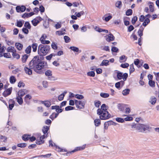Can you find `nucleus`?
<instances>
[{"label": "nucleus", "instance_id": "nucleus-1", "mask_svg": "<svg viewBox=\"0 0 159 159\" xmlns=\"http://www.w3.org/2000/svg\"><path fill=\"white\" fill-rule=\"evenodd\" d=\"M30 68L25 67L24 68L25 73L29 75L32 74V70L31 69H33L36 73L42 74L43 73L42 69L47 66V62L44 61H40L38 56L34 57L32 60L30 61L29 64Z\"/></svg>", "mask_w": 159, "mask_h": 159}, {"label": "nucleus", "instance_id": "nucleus-2", "mask_svg": "<svg viewBox=\"0 0 159 159\" xmlns=\"http://www.w3.org/2000/svg\"><path fill=\"white\" fill-rule=\"evenodd\" d=\"M50 47L49 45L40 44L38 46V52L40 55L45 56L47 55L50 51Z\"/></svg>", "mask_w": 159, "mask_h": 159}, {"label": "nucleus", "instance_id": "nucleus-3", "mask_svg": "<svg viewBox=\"0 0 159 159\" xmlns=\"http://www.w3.org/2000/svg\"><path fill=\"white\" fill-rule=\"evenodd\" d=\"M132 128H135L140 132H143L148 130L149 128V126L147 125L141 124H136L131 125Z\"/></svg>", "mask_w": 159, "mask_h": 159}, {"label": "nucleus", "instance_id": "nucleus-4", "mask_svg": "<svg viewBox=\"0 0 159 159\" xmlns=\"http://www.w3.org/2000/svg\"><path fill=\"white\" fill-rule=\"evenodd\" d=\"M99 108L97 110V113L99 116L100 119L105 120L110 117L111 115L107 111H102Z\"/></svg>", "mask_w": 159, "mask_h": 159}, {"label": "nucleus", "instance_id": "nucleus-5", "mask_svg": "<svg viewBox=\"0 0 159 159\" xmlns=\"http://www.w3.org/2000/svg\"><path fill=\"white\" fill-rule=\"evenodd\" d=\"M75 104L77 107L79 109H82L84 107L85 102L82 101H78L76 100H75Z\"/></svg>", "mask_w": 159, "mask_h": 159}, {"label": "nucleus", "instance_id": "nucleus-6", "mask_svg": "<svg viewBox=\"0 0 159 159\" xmlns=\"http://www.w3.org/2000/svg\"><path fill=\"white\" fill-rule=\"evenodd\" d=\"M26 9V7L24 6H17L16 7V11L18 12H23Z\"/></svg>", "mask_w": 159, "mask_h": 159}, {"label": "nucleus", "instance_id": "nucleus-7", "mask_svg": "<svg viewBox=\"0 0 159 159\" xmlns=\"http://www.w3.org/2000/svg\"><path fill=\"white\" fill-rule=\"evenodd\" d=\"M12 88L11 87L7 89V90L5 91L3 93V96L5 97H6L7 96L10 95L12 92Z\"/></svg>", "mask_w": 159, "mask_h": 159}, {"label": "nucleus", "instance_id": "nucleus-8", "mask_svg": "<svg viewBox=\"0 0 159 159\" xmlns=\"http://www.w3.org/2000/svg\"><path fill=\"white\" fill-rule=\"evenodd\" d=\"M105 37L106 40L108 42L114 40L115 39L114 36L111 34L107 35Z\"/></svg>", "mask_w": 159, "mask_h": 159}, {"label": "nucleus", "instance_id": "nucleus-9", "mask_svg": "<svg viewBox=\"0 0 159 159\" xmlns=\"http://www.w3.org/2000/svg\"><path fill=\"white\" fill-rule=\"evenodd\" d=\"M15 102L12 99H10L9 101V109L10 110H11L13 107Z\"/></svg>", "mask_w": 159, "mask_h": 159}, {"label": "nucleus", "instance_id": "nucleus-10", "mask_svg": "<svg viewBox=\"0 0 159 159\" xmlns=\"http://www.w3.org/2000/svg\"><path fill=\"white\" fill-rule=\"evenodd\" d=\"M94 29L95 30L98 31L99 32H105L106 33H108V31L106 30H103L99 28V27H98L97 26H95L94 27Z\"/></svg>", "mask_w": 159, "mask_h": 159}, {"label": "nucleus", "instance_id": "nucleus-11", "mask_svg": "<svg viewBox=\"0 0 159 159\" xmlns=\"http://www.w3.org/2000/svg\"><path fill=\"white\" fill-rule=\"evenodd\" d=\"M144 29V28L141 26L138 31V35L140 37H141L143 35V31Z\"/></svg>", "mask_w": 159, "mask_h": 159}, {"label": "nucleus", "instance_id": "nucleus-12", "mask_svg": "<svg viewBox=\"0 0 159 159\" xmlns=\"http://www.w3.org/2000/svg\"><path fill=\"white\" fill-rule=\"evenodd\" d=\"M32 98L31 96L29 95V94H27L26 95L25 98H24V100L25 102L27 104L29 103V100L30 99Z\"/></svg>", "mask_w": 159, "mask_h": 159}, {"label": "nucleus", "instance_id": "nucleus-13", "mask_svg": "<svg viewBox=\"0 0 159 159\" xmlns=\"http://www.w3.org/2000/svg\"><path fill=\"white\" fill-rule=\"evenodd\" d=\"M15 46L17 49L19 50H21L23 48V45L20 43H17L15 44Z\"/></svg>", "mask_w": 159, "mask_h": 159}, {"label": "nucleus", "instance_id": "nucleus-14", "mask_svg": "<svg viewBox=\"0 0 159 159\" xmlns=\"http://www.w3.org/2000/svg\"><path fill=\"white\" fill-rule=\"evenodd\" d=\"M8 52H11L13 53L14 52H16V49L14 47L10 46L8 47L7 49Z\"/></svg>", "mask_w": 159, "mask_h": 159}, {"label": "nucleus", "instance_id": "nucleus-15", "mask_svg": "<svg viewBox=\"0 0 159 159\" xmlns=\"http://www.w3.org/2000/svg\"><path fill=\"white\" fill-rule=\"evenodd\" d=\"M109 61L107 60H104L102 61V63L100 64L101 66H107L109 64Z\"/></svg>", "mask_w": 159, "mask_h": 159}, {"label": "nucleus", "instance_id": "nucleus-16", "mask_svg": "<svg viewBox=\"0 0 159 159\" xmlns=\"http://www.w3.org/2000/svg\"><path fill=\"white\" fill-rule=\"evenodd\" d=\"M86 146V145H84L83 146L80 147H78L76 148L75 150H74L72 151H71V152H74L78 150H83L85 148Z\"/></svg>", "mask_w": 159, "mask_h": 159}, {"label": "nucleus", "instance_id": "nucleus-17", "mask_svg": "<svg viewBox=\"0 0 159 159\" xmlns=\"http://www.w3.org/2000/svg\"><path fill=\"white\" fill-rule=\"evenodd\" d=\"M117 77L119 80H121L123 77V73L118 71L116 72Z\"/></svg>", "mask_w": 159, "mask_h": 159}, {"label": "nucleus", "instance_id": "nucleus-18", "mask_svg": "<svg viewBox=\"0 0 159 159\" xmlns=\"http://www.w3.org/2000/svg\"><path fill=\"white\" fill-rule=\"evenodd\" d=\"M66 93L67 92L66 91H64L63 93L61 94L58 96V99L59 101L62 100L63 99L65 94H66Z\"/></svg>", "mask_w": 159, "mask_h": 159}, {"label": "nucleus", "instance_id": "nucleus-19", "mask_svg": "<svg viewBox=\"0 0 159 159\" xmlns=\"http://www.w3.org/2000/svg\"><path fill=\"white\" fill-rule=\"evenodd\" d=\"M49 129V128L47 126H44L43 127L42 129V131L44 134H46L48 130Z\"/></svg>", "mask_w": 159, "mask_h": 159}, {"label": "nucleus", "instance_id": "nucleus-20", "mask_svg": "<svg viewBox=\"0 0 159 159\" xmlns=\"http://www.w3.org/2000/svg\"><path fill=\"white\" fill-rule=\"evenodd\" d=\"M157 99L156 98L154 97H152L150 98L149 102H150L152 104H154L156 102Z\"/></svg>", "mask_w": 159, "mask_h": 159}, {"label": "nucleus", "instance_id": "nucleus-21", "mask_svg": "<svg viewBox=\"0 0 159 159\" xmlns=\"http://www.w3.org/2000/svg\"><path fill=\"white\" fill-rule=\"evenodd\" d=\"M32 24L34 26H36L39 23V21L36 19V18L34 19L31 21Z\"/></svg>", "mask_w": 159, "mask_h": 159}, {"label": "nucleus", "instance_id": "nucleus-22", "mask_svg": "<svg viewBox=\"0 0 159 159\" xmlns=\"http://www.w3.org/2000/svg\"><path fill=\"white\" fill-rule=\"evenodd\" d=\"M94 123L96 126H98L101 124V120L99 119H96L94 120Z\"/></svg>", "mask_w": 159, "mask_h": 159}, {"label": "nucleus", "instance_id": "nucleus-23", "mask_svg": "<svg viewBox=\"0 0 159 159\" xmlns=\"http://www.w3.org/2000/svg\"><path fill=\"white\" fill-rule=\"evenodd\" d=\"M25 90H20L18 93V96L20 97H22L25 94Z\"/></svg>", "mask_w": 159, "mask_h": 159}, {"label": "nucleus", "instance_id": "nucleus-24", "mask_svg": "<svg viewBox=\"0 0 159 159\" xmlns=\"http://www.w3.org/2000/svg\"><path fill=\"white\" fill-rule=\"evenodd\" d=\"M130 89H126L124 90L122 92V93L123 95L125 96L129 93Z\"/></svg>", "mask_w": 159, "mask_h": 159}, {"label": "nucleus", "instance_id": "nucleus-25", "mask_svg": "<svg viewBox=\"0 0 159 159\" xmlns=\"http://www.w3.org/2000/svg\"><path fill=\"white\" fill-rule=\"evenodd\" d=\"M126 57L125 55H122L120 57L119 61L121 63L125 61L127 59V58L125 59Z\"/></svg>", "mask_w": 159, "mask_h": 159}, {"label": "nucleus", "instance_id": "nucleus-26", "mask_svg": "<svg viewBox=\"0 0 159 159\" xmlns=\"http://www.w3.org/2000/svg\"><path fill=\"white\" fill-rule=\"evenodd\" d=\"M16 99L17 102L20 105H21L23 103V99L22 98V97L19 96L17 97Z\"/></svg>", "mask_w": 159, "mask_h": 159}, {"label": "nucleus", "instance_id": "nucleus-27", "mask_svg": "<svg viewBox=\"0 0 159 159\" xmlns=\"http://www.w3.org/2000/svg\"><path fill=\"white\" fill-rule=\"evenodd\" d=\"M36 142L37 144L40 145L44 143V141L40 138L39 139L36 140Z\"/></svg>", "mask_w": 159, "mask_h": 159}, {"label": "nucleus", "instance_id": "nucleus-28", "mask_svg": "<svg viewBox=\"0 0 159 159\" xmlns=\"http://www.w3.org/2000/svg\"><path fill=\"white\" fill-rule=\"evenodd\" d=\"M150 20L148 18L146 19L144 22L143 23L142 25L144 27L146 26V25L150 22Z\"/></svg>", "mask_w": 159, "mask_h": 159}, {"label": "nucleus", "instance_id": "nucleus-29", "mask_svg": "<svg viewBox=\"0 0 159 159\" xmlns=\"http://www.w3.org/2000/svg\"><path fill=\"white\" fill-rule=\"evenodd\" d=\"M43 104L47 107H49L51 104L50 102L48 101H42V102Z\"/></svg>", "mask_w": 159, "mask_h": 159}, {"label": "nucleus", "instance_id": "nucleus-30", "mask_svg": "<svg viewBox=\"0 0 159 159\" xmlns=\"http://www.w3.org/2000/svg\"><path fill=\"white\" fill-rule=\"evenodd\" d=\"M28 57L27 54H25L23 56L22 58V61L23 63H25L26 61V60Z\"/></svg>", "mask_w": 159, "mask_h": 159}, {"label": "nucleus", "instance_id": "nucleus-31", "mask_svg": "<svg viewBox=\"0 0 159 159\" xmlns=\"http://www.w3.org/2000/svg\"><path fill=\"white\" fill-rule=\"evenodd\" d=\"M38 44L36 43H33L32 44V48L33 49V51L34 52H35L37 51V47Z\"/></svg>", "mask_w": 159, "mask_h": 159}, {"label": "nucleus", "instance_id": "nucleus-32", "mask_svg": "<svg viewBox=\"0 0 159 159\" xmlns=\"http://www.w3.org/2000/svg\"><path fill=\"white\" fill-rule=\"evenodd\" d=\"M16 81V79L13 76H11L10 78V82L11 84H14Z\"/></svg>", "mask_w": 159, "mask_h": 159}, {"label": "nucleus", "instance_id": "nucleus-33", "mask_svg": "<svg viewBox=\"0 0 159 159\" xmlns=\"http://www.w3.org/2000/svg\"><path fill=\"white\" fill-rule=\"evenodd\" d=\"M116 7H117L119 9L121 8L122 5V2L121 1H118L115 4Z\"/></svg>", "mask_w": 159, "mask_h": 159}, {"label": "nucleus", "instance_id": "nucleus-34", "mask_svg": "<svg viewBox=\"0 0 159 159\" xmlns=\"http://www.w3.org/2000/svg\"><path fill=\"white\" fill-rule=\"evenodd\" d=\"M30 135L29 136V135L25 134L22 136V139L24 141L28 140L30 138Z\"/></svg>", "mask_w": 159, "mask_h": 159}, {"label": "nucleus", "instance_id": "nucleus-35", "mask_svg": "<svg viewBox=\"0 0 159 159\" xmlns=\"http://www.w3.org/2000/svg\"><path fill=\"white\" fill-rule=\"evenodd\" d=\"M100 95L102 97L104 98H108L109 96L108 93H101Z\"/></svg>", "mask_w": 159, "mask_h": 159}, {"label": "nucleus", "instance_id": "nucleus-36", "mask_svg": "<svg viewBox=\"0 0 159 159\" xmlns=\"http://www.w3.org/2000/svg\"><path fill=\"white\" fill-rule=\"evenodd\" d=\"M45 75L48 77H49L52 75V72L50 70H48L45 72Z\"/></svg>", "mask_w": 159, "mask_h": 159}, {"label": "nucleus", "instance_id": "nucleus-37", "mask_svg": "<svg viewBox=\"0 0 159 159\" xmlns=\"http://www.w3.org/2000/svg\"><path fill=\"white\" fill-rule=\"evenodd\" d=\"M107 106L105 104H103L102 105L101 107V108L100 109L102 111H107Z\"/></svg>", "mask_w": 159, "mask_h": 159}, {"label": "nucleus", "instance_id": "nucleus-38", "mask_svg": "<svg viewBox=\"0 0 159 159\" xmlns=\"http://www.w3.org/2000/svg\"><path fill=\"white\" fill-rule=\"evenodd\" d=\"M31 46L30 45L26 48L25 50V52L27 54H29L31 52Z\"/></svg>", "mask_w": 159, "mask_h": 159}, {"label": "nucleus", "instance_id": "nucleus-39", "mask_svg": "<svg viewBox=\"0 0 159 159\" xmlns=\"http://www.w3.org/2000/svg\"><path fill=\"white\" fill-rule=\"evenodd\" d=\"M70 49H71L74 52H78L79 51V49L78 48L75 47H70Z\"/></svg>", "mask_w": 159, "mask_h": 159}, {"label": "nucleus", "instance_id": "nucleus-40", "mask_svg": "<svg viewBox=\"0 0 159 159\" xmlns=\"http://www.w3.org/2000/svg\"><path fill=\"white\" fill-rule=\"evenodd\" d=\"M51 155V154H48L45 155H41L38 156V157H44L45 158H48Z\"/></svg>", "mask_w": 159, "mask_h": 159}, {"label": "nucleus", "instance_id": "nucleus-41", "mask_svg": "<svg viewBox=\"0 0 159 159\" xmlns=\"http://www.w3.org/2000/svg\"><path fill=\"white\" fill-rule=\"evenodd\" d=\"M133 11L132 9H129L126 12V15L127 16H129L132 14Z\"/></svg>", "mask_w": 159, "mask_h": 159}, {"label": "nucleus", "instance_id": "nucleus-42", "mask_svg": "<svg viewBox=\"0 0 159 159\" xmlns=\"http://www.w3.org/2000/svg\"><path fill=\"white\" fill-rule=\"evenodd\" d=\"M12 56L14 58H16L17 59H19L20 57V55L16 53V52H14L13 53H12Z\"/></svg>", "mask_w": 159, "mask_h": 159}, {"label": "nucleus", "instance_id": "nucleus-43", "mask_svg": "<svg viewBox=\"0 0 159 159\" xmlns=\"http://www.w3.org/2000/svg\"><path fill=\"white\" fill-rule=\"evenodd\" d=\"M149 8L150 11L151 12H153L154 11V9L153 7V3L151 2L149 5Z\"/></svg>", "mask_w": 159, "mask_h": 159}, {"label": "nucleus", "instance_id": "nucleus-44", "mask_svg": "<svg viewBox=\"0 0 159 159\" xmlns=\"http://www.w3.org/2000/svg\"><path fill=\"white\" fill-rule=\"evenodd\" d=\"M112 18V16L111 15H109L105 17L104 19V17H103L102 19L104 20L106 22L109 21Z\"/></svg>", "mask_w": 159, "mask_h": 159}, {"label": "nucleus", "instance_id": "nucleus-45", "mask_svg": "<svg viewBox=\"0 0 159 159\" xmlns=\"http://www.w3.org/2000/svg\"><path fill=\"white\" fill-rule=\"evenodd\" d=\"M148 84L150 86L152 87H154L155 86V82L152 80L149 81Z\"/></svg>", "mask_w": 159, "mask_h": 159}, {"label": "nucleus", "instance_id": "nucleus-46", "mask_svg": "<svg viewBox=\"0 0 159 159\" xmlns=\"http://www.w3.org/2000/svg\"><path fill=\"white\" fill-rule=\"evenodd\" d=\"M24 26L25 28H27L28 29H30L31 28V25L28 22H26L24 24Z\"/></svg>", "mask_w": 159, "mask_h": 159}, {"label": "nucleus", "instance_id": "nucleus-47", "mask_svg": "<svg viewBox=\"0 0 159 159\" xmlns=\"http://www.w3.org/2000/svg\"><path fill=\"white\" fill-rule=\"evenodd\" d=\"M84 13L83 11H82L78 13L77 12L75 13V14H76V16L78 17H80L82 15H83Z\"/></svg>", "mask_w": 159, "mask_h": 159}, {"label": "nucleus", "instance_id": "nucleus-48", "mask_svg": "<svg viewBox=\"0 0 159 159\" xmlns=\"http://www.w3.org/2000/svg\"><path fill=\"white\" fill-rule=\"evenodd\" d=\"M135 69L134 67V65L133 64H131L130 65L129 72L130 73H132L134 71Z\"/></svg>", "mask_w": 159, "mask_h": 159}, {"label": "nucleus", "instance_id": "nucleus-49", "mask_svg": "<svg viewBox=\"0 0 159 159\" xmlns=\"http://www.w3.org/2000/svg\"><path fill=\"white\" fill-rule=\"evenodd\" d=\"M138 18L136 16H134L132 19L131 22L133 25H134L137 20Z\"/></svg>", "mask_w": 159, "mask_h": 159}, {"label": "nucleus", "instance_id": "nucleus-50", "mask_svg": "<svg viewBox=\"0 0 159 159\" xmlns=\"http://www.w3.org/2000/svg\"><path fill=\"white\" fill-rule=\"evenodd\" d=\"M87 75L89 76L93 77L95 76V73L93 71H91L88 72Z\"/></svg>", "mask_w": 159, "mask_h": 159}, {"label": "nucleus", "instance_id": "nucleus-51", "mask_svg": "<svg viewBox=\"0 0 159 159\" xmlns=\"http://www.w3.org/2000/svg\"><path fill=\"white\" fill-rule=\"evenodd\" d=\"M75 97L76 98L79 99H81L84 98V96L81 94H76L75 95Z\"/></svg>", "mask_w": 159, "mask_h": 159}, {"label": "nucleus", "instance_id": "nucleus-52", "mask_svg": "<svg viewBox=\"0 0 159 159\" xmlns=\"http://www.w3.org/2000/svg\"><path fill=\"white\" fill-rule=\"evenodd\" d=\"M64 39L65 40V42L66 43L69 42L70 40V38L67 36H64Z\"/></svg>", "mask_w": 159, "mask_h": 159}, {"label": "nucleus", "instance_id": "nucleus-53", "mask_svg": "<svg viewBox=\"0 0 159 159\" xmlns=\"http://www.w3.org/2000/svg\"><path fill=\"white\" fill-rule=\"evenodd\" d=\"M51 47L52 49L56 50L57 49V46L55 42H53L51 44Z\"/></svg>", "mask_w": 159, "mask_h": 159}, {"label": "nucleus", "instance_id": "nucleus-54", "mask_svg": "<svg viewBox=\"0 0 159 159\" xmlns=\"http://www.w3.org/2000/svg\"><path fill=\"white\" fill-rule=\"evenodd\" d=\"M129 66V65L128 63H125L121 64L120 66L123 68H127Z\"/></svg>", "mask_w": 159, "mask_h": 159}, {"label": "nucleus", "instance_id": "nucleus-55", "mask_svg": "<svg viewBox=\"0 0 159 159\" xmlns=\"http://www.w3.org/2000/svg\"><path fill=\"white\" fill-rule=\"evenodd\" d=\"M101 104V102L99 101H95L94 102L95 106L97 107H98Z\"/></svg>", "mask_w": 159, "mask_h": 159}, {"label": "nucleus", "instance_id": "nucleus-56", "mask_svg": "<svg viewBox=\"0 0 159 159\" xmlns=\"http://www.w3.org/2000/svg\"><path fill=\"white\" fill-rule=\"evenodd\" d=\"M116 120L117 122L120 123H123L124 121V120L123 119L120 117H117L116 118Z\"/></svg>", "mask_w": 159, "mask_h": 159}, {"label": "nucleus", "instance_id": "nucleus-57", "mask_svg": "<svg viewBox=\"0 0 159 159\" xmlns=\"http://www.w3.org/2000/svg\"><path fill=\"white\" fill-rule=\"evenodd\" d=\"M48 79L50 81H54L56 80L57 79L55 77L51 76L49 77H48Z\"/></svg>", "mask_w": 159, "mask_h": 159}, {"label": "nucleus", "instance_id": "nucleus-58", "mask_svg": "<svg viewBox=\"0 0 159 159\" xmlns=\"http://www.w3.org/2000/svg\"><path fill=\"white\" fill-rule=\"evenodd\" d=\"M53 56H55L54 54L52 53L50 54V55L47 56L46 57V59L47 60H50L52 58V57Z\"/></svg>", "mask_w": 159, "mask_h": 159}, {"label": "nucleus", "instance_id": "nucleus-59", "mask_svg": "<svg viewBox=\"0 0 159 159\" xmlns=\"http://www.w3.org/2000/svg\"><path fill=\"white\" fill-rule=\"evenodd\" d=\"M74 109V108L73 107H71L70 106H68L65 108V110L66 111H68L73 110Z\"/></svg>", "mask_w": 159, "mask_h": 159}, {"label": "nucleus", "instance_id": "nucleus-60", "mask_svg": "<svg viewBox=\"0 0 159 159\" xmlns=\"http://www.w3.org/2000/svg\"><path fill=\"white\" fill-rule=\"evenodd\" d=\"M128 76V74L127 73H125L123 74V77L122 79L124 81L126 80Z\"/></svg>", "mask_w": 159, "mask_h": 159}, {"label": "nucleus", "instance_id": "nucleus-61", "mask_svg": "<svg viewBox=\"0 0 159 159\" xmlns=\"http://www.w3.org/2000/svg\"><path fill=\"white\" fill-rule=\"evenodd\" d=\"M133 119V118L131 116H129L125 117L124 119V120L126 121H129L132 120Z\"/></svg>", "mask_w": 159, "mask_h": 159}, {"label": "nucleus", "instance_id": "nucleus-62", "mask_svg": "<svg viewBox=\"0 0 159 159\" xmlns=\"http://www.w3.org/2000/svg\"><path fill=\"white\" fill-rule=\"evenodd\" d=\"M17 146L20 148H24L26 146V144L25 143H20L17 144Z\"/></svg>", "mask_w": 159, "mask_h": 159}, {"label": "nucleus", "instance_id": "nucleus-63", "mask_svg": "<svg viewBox=\"0 0 159 159\" xmlns=\"http://www.w3.org/2000/svg\"><path fill=\"white\" fill-rule=\"evenodd\" d=\"M23 32L25 34H27L29 33V30L28 29L25 28H23L22 29Z\"/></svg>", "mask_w": 159, "mask_h": 159}, {"label": "nucleus", "instance_id": "nucleus-64", "mask_svg": "<svg viewBox=\"0 0 159 159\" xmlns=\"http://www.w3.org/2000/svg\"><path fill=\"white\" fill-rule=\"evenodd\" d=\"M61 23H57L55 25V27L56 29H58L60 28L61 27Z\"/></svg>", "mask_w": 159, "mask_h": 159}]
</instances>
